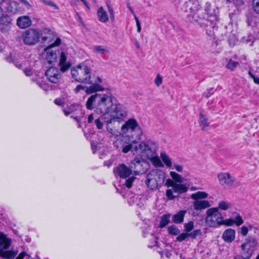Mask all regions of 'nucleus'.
<instances>
[{
    "instance_id": "obj_1",
    "label": "nucleus",
    "mask_w": 259,
    "mask_h": 259,
    "mask_svg": "<svg viewBox=\"0 0 259 259\" xmlns=\"http://www.w3.org/2000/svg\"><path fill=\"white\" fill-rule=\"evenodd\" d=\"M112 104L110 96L96 93L88 98L85 105L88 110L95 109L97 113L105 114L110 112Z\"/></svg>"
},
{
    "instance_id": "obj_2",
    "label": "nucleus",
    "mask_w": 259,
    "mask_h": 259,
    "mask_svg": "<svg viewBox=\"0 0 259 259\" xmlns=\"http://www.w3.org/2000/svg\"><path fill=\"white\" fill-rule=\"evenodd\" d=\"M134 148V155H141L148 158H153L155 155L157 146L155 142L148 140L135 145Z\"/></svg>"
},
{
    "instance_id": "obj_3",
    "label": "nucleus",
    "mask_w": 259,
    "mask_h": 259,
    "mask_svg": "<svg viewBox=\"0 0 259 259\" xmlns=\"http://www.w3.org/2000/svg\"><path fill=\"white\" fill-rule=\"evenodd\" d=\"M165 174L161 170L155 169L151 170L147 175L145 184L151 190L159 189L163 184Z\"/></svg>"
},
{
    "instance_id": "obj_4",
    "label": "nucleus",
    "mask_w": 259,
    "mask_h": 259,
    "mask_svg": "<svg viewBox=\"0 0 259 259\" xmlns=\"http://www.w3.org/2000/svg\"><path fill=\"white\" fill-rule=\"evenodd\" d=\"M113 172L115 176H118L121 179H125L123 185L128 188H131L133 186L134 181L136 178L133 174L131 164L128 166L124 164H119L113 169Z\"/></svg>"
},
{
    "instance_id": "obj_5",
    "label": "nucleus",
    "mask_w": 259,
    "mask_h": 259,
    "mask_svg": "<svg viewBox=\"0 0 259 259\" xmlns=\"http://www.w3.org/2000/svg\"><path fill=\"white\" fill-rule=\"evenodd\" d=\"M72 77L77 82L89 83L91 69L85 64L81 63L71 69Z\"/></svg>"
},
{
    "instance_id": "obj_6",
    "label": "nucleus",
    "mask_w": 259,
    "mask_h": 259,
    "mask_svg": "<svg viewBox=\"0 0 259 259\" xmlns=\"http://www.w3.org/2000/svg\"><path fill=\"white\" fill-rule=\"evenodd\" d=\"M204 10L210 19L206 20V31L208 35L213 36L214 30L217 28L215 27L216 22L218 20L217 11L214 7H212L211 4L207 2L204 6Z\"/></svg>"
},
{
    "instance_id": "obj_7",
    "label": "nucleus",
    "mask_w": 259,
    "mask_h": 259,
    "mask_svg": "<svg viewBox=\"0 0 259 259\" xmlns=\"http://www.w3.org/2000/svg\"><path fill=\"white\" fill-rule=\"evenodd\" d=\"M205 222L209 227H218L221 226L223 217L219 212L218 208L212 207L207 210Z\"/></svg>"
},
{
    "instance_id": "obj_8",
    "label": "nucleus",
    "mask_w": 259,
    "mask_h": 259,
    "mask_svg": "<svg viewBox=\"0 0 259 259\" xmlns=\"http://www.w3.org/2000/svg\"><path fill=\"white\" fill-rule=\"evenodd\" d=\"M41 35L40 31L38 29L30 28L24 31L21 37L23 42L25 45L33 46L39 41Z\"/></svg>"
},
{
    "instance_id": "obj_9",
    "label": "nucleus",
    "mask_w": 259,
    "mask_h": 259,
    "mask_svg": "<svg viewBox=\"0 0 259 259\" xmlns=\"http://www.w3.org/2000/svg\"><path fill=\"white\" fill-rule=\"evenodd\" d=\"M121 131L123 133H126L130 131L137 132L136 139L138 140L141 139L143 134L138 122L133 118H130L125 122L121 127Z\"/></svg>"
},
{
    "instance_id": "obj_10",
    "label": "nucleus",
    "mask_w": 259,
    "mask_h": 259,
    "mask_svg": "<svg viewBox=\"0 0 259 259\" xmlns=\"http://www.w3.org/2000/svg\"><path fill=\"white\" fill-rule=\"evenodd\" d=\"M130 164L135 176L144 173L149 167L148 162L139 158H135Z\"/></svg>"
},
{
    "instance_id": "obj_11",
    "label": "nucleus",
    "mask_w": 259,
    "mask_h": 259,
    "mask_svg": "<svg viewBox=\"0 0 259 259\" xmlns=\"http://www.w3.org/2000/svg\"><path fill=\"white\" fill-rule=\"evenodd\" d=\"M11 241L7 238L4 244L0 246V257L5 259H13L18 253V250H7L11 246Z\"/></svg>"
},
{
    "instance_id": "obj_12",
    "label": "nucleus",
    "mask_w": 259,
    "mask_h": 259,
    "mask_svg": "<svg viewBox=\"0 0 259 259\" xmlns=\"http://www.w3.org/2000/svg\"><path fill=\"white\" fill-rule=\"evenodd\" d=\"M60 71L57 67H51L46 71L45 75L51 82L57 83L60 81L62 76Z\"/></svg>"
},
{
    "instance_id": "obj_13",
    "label": "nucleus",
    "mask_w": 259,
    "mask_h": 259,
    "mask_svg": "<svg viewBox=\"0 0 259 259\" xmlns=\"http://www.w3.org/2000/svg\"><path fill=\"white\" fill-rule=\"evenodd\" d=\"M107 114H110L113 118L121 119L126 115V111L120 104H113L111 107V111Z\"/></svg>"
},
{
    "instance_id": "obj_14",
    "label": "nucleus",
    "mask_w": 259,
    "mask_h": 259,
    "mask_svg": "<svg viewBox=\"0 0 259 259\" xmlns=\"http://www.w3.org/2000/svg\"><path fill=\"white\" fill-rule=\"evenodd\" d=\"M52 46L50 45L45 49V51L46 53V58L50 64L56 62L57 59L59 58V56L61 54V52L59 50H52Z\"/></svg>"
},
{
    "instance_id": "obj_15",
    "label": "nucleus",
    "mask_w": 259,
    "mask_h": 259,
    "mask_svg": "<svg viewBox=\"0 0 259 259\" xmlns=\"http://www.w3.org/2000/svg\"><path fill=\"white\" fill-rule=\"evenodd\" d=\"M11 20L7 15H3V9L0 7V29L2 32H7L11 29Z\"/></svg>"
},
{
    "instance_id": "obj_16",
    "label": "nucleus",
    "mask_w": 259,
    "mask_h": 259,
    "mask_svg": "<svg viewBox=\"0 0 259 259\" xmlns=\"http://www.w3.org/2000/svg\"><path fill=\"white\" fill-rule=\"evenodd\" d=\"M200 9L199 2L194 1H189L186 2L183 7V10L186 12L189 13V14L197 13Z\"/></svg>"
},
{
    "instance_id": "obj_17",
    "label": "nucleus",
    "mask_w": 259,
    "mask_h": 259,
    "mask_svg": "<svg viewBox=\"0 0 259 259\" xmlns=\"http://www.w3.org/2000/svg\"><path fill=\"white\" fill-rule=\"evenodd\" d=\"M218 179L221 185L227 187L232 186L235 181V179L228 172L220 174Z\"/></svg>"
},
{
    "instance_id": "obj_18",
    "label": "nucleus",
    "mask_w": 259,
    "mask_h": 259,
    "mask_svg": "<svg viewBox=\"0 0 259 259\" xmlns=\"http://www.w3.org/2000/svg\"><path fill=\"white\" fill-rule=\"evenodd\" d=\"M58 66L60 67V71L62 72L68 71L71 66L70 61H67V54L63 51H61L59 56Z\"/></svg>"
},
{
    "instance_id": "obj_19",
    "label": "nucleus",
    "mask_w": 259,
    "mask_h": 259,
    "mask_svg": "<svg viewBox=\"0 0 259 259\" xmlns=\"http://www.w3.org/2000/svg\"><path fill=\"white\" fill-rule=\"evenodd\" d=\"M17 25L21 29L26 28L31 25V20L28 16H21L17 20Z\"/></svg>"
},
{
    "instance_id": "obj_20",
    "label": "nucleus",
    "mask_w": 259,
    "mask_h": 259,
    "mask_svg": "<svg viewBox=\"0 0 259 259\" xmlns=\"http://www.w3.org/2000/svg\"><path fill=\"white\" fill-rule=\"evenodd\" d=\"M187 18L190 22L198 23L200 27H206V20L201 18L197 13L187 15Z\"/></svg>"
},
{
    "instance_id": "obj_21",
    "label": "nucleus",
    "mask_w": 259,
    "mask_h": 259,
    "mask_svg": "<svg viewBox=\"0 0 259 259\" xmlns=\"http://www.w3.org/2000/svg\"><path fill=\"white\" fill-rule=\"evenodd\" d=\"M222 238L227 243L232 242L235 238V230L231 228L226 229L223 233Z\"/></svg>"
},
{
    "instance_id": "obj_22",
    "label": "nucleus",
    "mask_w": 259,
    "mask_h": 259,
    "mask_svg": "<svg viewBox=\"0 0 259 259\" xmlns=\"http://www.w3.org/2000/svg\"><path fill=\"white\" fill-rule=\"evenodd\" d=\"M118 144H120L121 145L120 149L123 153H126L128 152H129L130 150H131L132 152H133V153L134 154V151H133V150H134V148L135 147V145L133 146L132 144L128 143H124V142H123L121 141H116L114 143V146H116L117 148H119Z\"/></svg>"
},
{
    "instance_id": "obj_23",
    "label": "nucleus",
    "mask_w": 259,
    "mask_h": 259,
    "mask_svg": "<svg viewBox=\"0 0 259 259\" xmlns=\"http://www.w3.org/2000/svg\"><path fill=\"white\" fill-rule=\"evenodd\" d=\"M210 206L209 202L205 200H198L193 203L194 209L196 210H201Z\"/></svg>"
},
{
    "instance_id": "obj_24",
    "label": "nucleus",
    "mask_w": 259,
    "mask_h": 259,
    "mask_svg": "<svg viewBox=\"0 0 259 259\" xmlns=\"http://www.w3.org/2000/svg\"><path fill=\"white\" fill-rule=\"evenodd\" d=\"M198 123L202 131H206L209 126V122L206 115H204L202 112L199 114Z\"/></svg>"
},
{
    "instance_id": "obj_25",
    "label": "nucleus",
    "mask_w": 259,
    "mask_h": 259,
    "mask_svg": "<svg viewBox=\"0 0 259 259\" xmlns=\"http://www.w3.org/2000/svg\"><path fill=\"white\" fill-rule=\"evenodd\" d=\"M186 213V210H182L174 214L172 217V221L174 223L180 224L184 222V218Z\"/></svg>"
},
{
    "instance_id": "obj_26",
    "label": "nucleus",
    "mask_w": 259,
    "mask_h": 259,
    "mask_svg": "<svg viewBox=\"0 0 259 259\" xmlns=\"http://www.w3.org/2000/svg\"><path fill=\"white\" fill-rule=\"evenodd\" d=\"M257 244V241L253 238H250L246 240V241L241 245V248L242 250H245L246 248L253 249Z\"/></svg>"
},
{
    "instance_id": "obj_27",
    "label": "nucleus",
    "mask_w": 259,
    "mask_h": 259,
    "mask_svg": "<svg viewBox=\"0 0 259 259\" xmlns=\"http://www.w3.org/2000/svg\"><path fill=\"white\" fill-rule=\"evenodd\" d=\"M97 16L98 20L103 23H106L109 20L108 14L102 7H101L98 9L97 11Z\"/></svg>"
},
{
    "instance_id": "obj_28",
    "label": "nucleus",
    "mask_w": 259,
    "mask_h": 259,
    "mask_svg": "<svg viewBox=\"0 0 259 259\" xmlns=\"http://www.w3.org/2000/svg\"><path fill=\"white\" fill-rule=\"evenodd\" d=\"M44 79V78L43 77H36L31 79L32 81L35 82L41 89L47 91L49 89V85Z\"/></svg>"
},
{
    "instance_id": "obj_29",
    "label": "nucleus",
    "mask_w": 259,
    "mask_h": 259,
    "mask_svg": "<svg viewBox=\"0 0 259 259\" xmlns=\"http://www.w3.org/2000/svg\"><path fill=\"white\" fill-rule=\"evenodd\" d=\"M172 189L175 193L178 194H182L186 192L188 190V188L186 186L182 184L175 183Z\"/></svg>"
},
{
    "instance_id": "obj_30",
    "label": "nucleus",
    "mask_w": 259,
    "mask_h": 259,
    "mask_svg": "<svg viewBox=\"0 0 259 259\" xmlns=\"http://www.w3.org/2000/svg\"><path fill=\"white\" fill-rule=\"evenodd\" d=\"M79 105L77 104H73L67 107L66 108L63 109V112L66 116H68L69 114L74 112L78 109Z\"/></svg>"
},
{
    "instance_id": "obj_31",
    "label": "nucleus",
    "mask_w": 259,
    "mask_h": 259,
    "mask_svg": "<svg viewBox=\"0 0 259 259\" xmlns=\"http://www.w3.org/2000/svg\"><path fill=\"white\" fill-rule=\"evenodd\" d=\"M18 4L15 2L12 1L9 3V6L7 7V11L13 14L16 13L18 11Z\"/></svg>"
},
{
    "instance_id": "obj_32",
    "label": "nucleus",
    "mask_w": 259,
    "mask_h": 259,
    "mask_svg": "<svg viewBox=\"0 0 259 259\" xmlns=\"http://www.w3.org/2000/svg\"><path fill=\"white\" fill-rule=\"evenodd\" d=\"M208 194L204 192L199 191L195 193L192 194L191 196V198L196 200H201L207 197Z\"/></svg>"
},
{
    "instance_id": "obj_33",
    "label": "nucleus",
    "mask_w": 259,
    "mask_h": 259,
    "mask_svg": "<svg viewBox=\"0 0 259 259\" xmlns=\"http://www.w3.org/2000/svg\"><path fill=\"white\" fill-rule=\"evenodd\" d=\"M170 214L167 213L163 215L161 218L159 227L163 228L170 222Z\"/></svg>"
},
{
    "instance_id": "obj_34",
    "label": "nucleus",
    "mask_w": 259,
    "mask_h": 259,
    "mask_svg": "<svg viewBox=\"0 0 259 259\" xmlns=\"http://www.w3.org/2000/svg\"><path fill=\"white\" fill-rule=\"evenodd\" d=\"M160 157L167 167H170L172 166L171 159L165 153H161Z\"/></svg>"
},
{
    "instance_id": "obj_35",
    "label": "nucleus",
    "mask_w": 259,
    "mask_h": 259,
    "mask_svg": "<svg viewBox=\"0 0 259 259\" xmlns=\"http://www.w3.org/2000/svg\"><path fill=\"white\" fill-rule=\"evenodd\" d=\"M168 232L170 234L173 235H177L180 234V230L178 229V228L174 225H171L168 227L167 229Z\"/></svg>"
},
{
    "instance_id": "obj_36",
    "label": "nucleus",
    "mask_w": 259,
    "mask_h": 259,
    "mask_svg": "<svg viewBox=\"0 0 259 259\" xmlns=\"http://www.w3.org/2000/svg\"><path fill=\"white\" fill-rule=\"evenodd\" d=\"M243 252L242 253L243 256L242 257L245 258L249 259L251 256L253 251V249H251L249 248H246L245 250H243Z\"/></svg>"
},
{
    "instance_id": "obj_37",
    "label": "nucleus",
    "mask_w": 259,
    "mask_h": 259,
    "mask_svg": "<svg viewBox=\"0 0 259 259\" xmlns=\"http://www.w3.org/2000/svg\"><path fill=\"white\" fill-rule=\"evenodd\" d=\"M231 206L230 203L224 201H221L218 204V209H221L222 210H227Z\"/></svg>"
},
{
    "instance_id": "obj_38",
    "label": "nucleus",
    "mask_w": 259,
    "mask_h": 259,
    "mask_svg": "<svg viewBox=\"0 0 259 259\" xmlns=\"http://www.w3.org/2000/svg\"><path fill=\"white\" fill-rule=\"evenodd\" d=\"M170 176L171 178L176 182L179 183L183 182V179L182 177L177 172L175 171H171L170 172Z\"/></svg>"
},
{
    "instance_id": "obj_39",
    "label": "nucleus",
    "mask_w": 259,
    "mask_h": 259,
    "mask_svg": "<svg viewBox=\"0 0 259 259\" xmlns=\"http://www.w3.org/2000/svg\"><path fill=\"white\" fill-rule=\"evenodd\" d=\"M238 65V62L233 61L232 59L229 60V62H228L227 64L226 65V67L231 70H234V69Z\"/></svg>"
},
{
    "instance_id": "obj_40",
    "label": "nucleus",
    "mask_w": 259,
    "mask_h": 259,
    "mask_svg": "<svg viewBox=\"0 0 259 259\" xmlns=\"http://www.w3.org/2000/svg\"><path fill=\"white\" fill-rule=\"evenodd\" d=\"M93 49L95 52L98 53H101L104 54L108 52V50L105 49L102 46H95L93 47Z\"/></svg>"
},
{
    "instance_id": "obj_41",
    "label": "nucleus",
    "mask_w": 259,
    "mask_h": 259,
    "mask_svg": "<svg viewBox=\"0 0 259 259\" xmlns=\"http://www.w3.org/2000/svg\"><path fill=\"white\" fill-rule=\"evenodd\" d=\"M184 231L189 233L194 228V222L193 221H190L188 223H185L184 225Z\"/></svg>"
},
{
    "instance_id": "obj_42",
    "label": "nucleus",
    "mask_w": 259,
    "mask_h": 259,
    "mask_svg": "<svg viewBox=\"0 0 259 259\" xmlns=\"http://www.w3.org/2000/svg\"><path fill=\"white\" fill-rule=\"evenodd\" d=\"M202 234V232L200 229H197L194 230L193 232L191 233H188L189 237L191 238L192 239H196L198 236H200Z\"/></svg>"
},
{
    "instance_id": "obj_43",
    "label": "nucleus",
    "mask_w": 259,
    "mask_h": 259,
    "mask_svg": "<svg viewBox=\"0 0 259 259\" xmlns=\"http://www.w3.org/2000/svg\"><path fill=\"white\" fill-rule=\"evenodd\" d=\"M189 238L188 233L184 232L180 234L176 238V241L182 242L184 240L187 239Z\"/></svg>"
},
{
    "instance_id": "obj_44",
    "label": "nucleus",
    "mask_w": 259,
    "mask_h": 259,
    "mask_svg": "<svg viewBox=\"0 0 259 259\" xmlns=\"http://www.w3.org/2000/svg\"><path fill=\"white\" fill-rule=\"evenodd\" d=\"M148 159H150L157 166H160L162 165L161 162L160 161L159 158L157 156L156 153L153 158H148Z\"/></svg>"
},
{
    "instance_id": "obj_45",
    "label": "nucleus",
    "mask_w": 259,
    "mask_h": 259,
    "mask_svg": "<svg viewBox=\"0 0 259 259\" xmlns=\"http://www.w3.org/2000/svg\"><path fill=\"white\" fill-rule=\"evenodd\" d=\"M107 6L110 15V18L112 21H113L114 19V11L113 9L110 5V2H107Z\"/></svg>"
},
{
    "instance_id": "obj_46",
    "label": "nucleus",
    "mask_w": 259,
    "mask_h": 259,
    "mask_svg": "<svg viewBox=\"0 0 259 259\" xmlns=\"http://www.w3.org/2000/svg\"><path fill=\"white\" fill-rule=\"evenodd\" d=\"M173 192H174L173 189H167L166 190V195L168 199L173 200L176 197V196H175L173 194Z\"/></svg>"
},
{
    "instance_id": "obj_47",
    "label": "nucleus",
    "mask_w": 259,
    "mask_h": 259,
    "mask_svg": "<svg viewBox=\"0 0 259 259\" xmlns=\"http://www.w3.org/2000/svg\"><path fill=\"white\" fill-rule=\"evenodd\" d=\"M252 6L254 11L259 14V0H253Z\"/></svg>"
},
{
    "instance_id": "obj_48",
    "label": "nucleus",
    "mask_w": 259,
    "mask_h": 259,
    "mask_svg": "<svg viewBox=\"0 0 259 259\" xmlns=\"http://www.w3.org/2000/svg\"><path fill=\"white\" fill-rule=\"evenodd\" d=\"M233 224H234V221L233 219H227L224 220L223 218V221L221 224V225H227L228 226H232Z\"/></svg>"
},
{
    "instance_id": "obj_49",
    "label": "nucleus",
    "mask_w": 259,
    "mask_h": 259,
    "mask_svg": "<svg viewBox=\"0 0 259 259\" xmlns=\"http://www.w3.org/2000/svg\"><path fill=\"white\" fill-rule=\"evenodd\" d=\"M92 87L93 88L94 90L95 91V92L98 91H103L104 90V89L103 87H102L101 85L99 84L98 83H93L92 85H91Z\"/></svg>"
},
{
    "instance_id": "obj_50",
    "label": "nucleus",
    "mask_w": 259,
    "mask_h": 259,
    "mask_svg": "<svg viewBox=\"0 0 259 259\" xmlns=\"http://www.w3.org/2000/svg\"><path fill=\"white\" fill-rule=\"evenodd\" d=\"M234 221V224H235L237 226H240L243 224V221L241 218V217L239 215H237L235 220Z\"/></svg>"
},
{
    "instance_id": "obj_51",
    "label": "nucleus",
    "mask_w": 259,
    "mask_h": 259,
    "mask_svg": "<svg viewBox=\"0 0 259 259\" xmlns=\"http://www.w3.org/2000/svg\"><path fill=\"white\" fill-rule=\"evenodd\" d=\"M248 75L249 77L253 80V81L255 83L257 84H259V77H256L250 71L248 72Z\"/></svg>"
},
{
    "instance_id": "obj_52",
    "label": "nucleus",
    "mask_w": 259,
    "mask_h": 259,
    "mask_svg": "<svg viewBox=\"0 0 259 259\" xmlns=\"http://www.w3.org/2000/svg\"><path fill=\"white\" fill-rule=\"evenodd\" d=\"M162 77L159 75H157L154 80L155 84L157 87H159L162 83Z\"/></svg>"
},
{
    "instance_id": "obj_53",
    "label": "nucleus",
    "mask_w": 259,
    "mask_h": 259,
    "mask_svg": "<svg viewBox=\"0 0 259 259\" xmlns=\"http://www.w3.org/2000/svg\"><path fill=\"white\" fill-rule=\"evenodd\" d=\"M7 238L6 235L3 232H0V246L4 244Z\"/></svg>"
},
{
    "instance_id": "obj_54",
    "label": "nucleus",
    "mask_w": 259,
    "mask_h": 259,
    "mask_svg": "<svg viewBox=\"0 0 259 259\" xmlns=\"http://www.w3.org/2000/svg\"><path fill=\"white\" fill-rule=\"evenodd\" d=\"M95 123L97 126V127L100 130L103 128V125L102 122L101 121L100 119L99 118H97L95 119Z\"/></svg>"
},
{
    "instance_id": "obj_55",
    "label": "nucleus",
    "mask_w": 259,
    "mask_h": 259,
    "mask_svg": "<svg viewBox=\"0 0 259 259\" xmlns=\"http://www.w3.org/2000/svg\"><path fill=\"white\" fill-rule=\"evenodd\" d=\"M86 86H83L81 84H78L76 86L75 89H74V91L76 93L79 92L80 90H84L86 89Z\"/></svg>"
},
{
    "instance_id": "obj_56",
    "label": "nucleus",
    "mask_w": 259,
    "mask_h": 259,
    "mask_svg": "<svg viewBox=\"0 0 259 259\" xmlns=\"http://www.w3.org/2000/svg\"><path fill=\"white\" fill-rule=\"evenodd\" d=\"M24 73L26 76H29L32 75L33 71L31 68H26L24 70Z\"/></svg>"
},
{
    "instance_id": "obj_57",
    "label": "nucleus",
    "mask_w": 259,
    "mask_h": 259,
    "mask_svg": "<svg viewBox=\"0 0 259 259\" xmlns=\"http://www.w3.org/2000/svg\"><path fill=\"white\" fill-rule=\"evenodd\" d=\"M85 92L88 94H91L96 92L92 85H90L89 87H87Z\"/></svg>"
},
{
    "instance_id": "obj_58",
    "label": "nucleus",
    "mask_w": 259,
    "mask_h": 259,
    "mask_svg": "<svg viewBox=\"0 0 259 259\" xmlns=\"http://www.w3.org/2000/svg\"><path fill=\"white\" fill-rule=\"evenodd\" d=\"M248 228L245 226H242L241 228V234L245 236H246L248 233Z\"/></svg>"
},
{
    "instance_id": "obj_59",
    "label": "nucleus",
    "mask_w": 259,
    "mask_h": 259,
    "mask_svg": "<svg viewBox=\"0 0 259 259\" xmlns=\"http://www.w3.org/2000/svg\"><path fill=\"white\" fill-rule=\"evenodd\" d=\"M175 183H176L174 182L172 180L170 179H168L167 180L165 185L168 187L171 186L173 188L174 185L175 184Z\"/></svg>"
},
{
    "instance_id": "obj_60",
    "label": "nucleus",
    "mask_w": 259,
    "mask_h": 259,
    "mask_svg": "<svg viewBox=\"0 0 259 259\" xmlns=\"http://www.w3.org/2000/svg\"><path fill=\"white\" fill-rule=\"evenodd\" d=\"M26 255H28V254L25 252L24 251H23L21 252L17 257L15 259H24V257Z\"/></svg>"
},
{
    "instance_id": "obj_61",
    "label": "nucleus",
    "mask_w": 259,
    "mask_h": 259,
    "mask_svg": "<svg viewBox=\"0 0 259 259\" xmlns=\"http://www.w3.org/2000/svg\"><path fill=\"white\" fill-rule=\"evenodd\" d=\"M61 44V39L60 38H57L54 43L51 44L52 46V48L54 46H58Z\"/></svg>"
},
{
    "instance_id": "obj_62",
    "label": "nucleus",
    "mask_w": 259,
    "mask_h": 259,
    "mask_svg": "<svg viewBox=\"0 0 259 259\" xmlns=\"http://www.w3.org/2000/svg\"><path fill=\"white\" fill-rule=\"evenodd\" d=\"M48 5L53 7L54 9H58V7L55 3L50 1Z\"/></svg>"
},
{
    "instance_id": "obj_63",
    "label": "nucleus",
    "mask_w": 259,
    "mask_h": 259,
    "mask_svg": "<svg viewBox=\"0 0 259 259\" xmlns=\"http://www.w3.org/2000/svg\"><path fill=\"white\" fill-rule=\"evenodd\" d=\"M175 168L179 172L182 171L183 168V166L180 165H175Z\"/></svg>"
},
{
    "instance_id": "obj_64",
    "label": "nucleus",
    "mask_w": 259,
    "mask_h": 259,
    "mask_svg": "<svg viewBox=\"0 0 259 259\" xmlns=\"http://www.w3.org/2000/svg\"><path fill=\"white\" fill-rule=\"evenodd\" d=\"M94 120V115L93 114H91L89 115L88 118V123H92Z\"/></svg>"
}]
</instances>
